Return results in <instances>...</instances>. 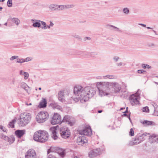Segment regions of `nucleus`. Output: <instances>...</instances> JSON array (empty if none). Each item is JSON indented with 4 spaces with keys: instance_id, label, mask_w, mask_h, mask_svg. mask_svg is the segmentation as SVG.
Listing matches in <instances>:
<instances>
[{
    "instance_id": "nucleus-1",
    "label": "nucleus",
    "mask_w": 158,
    "mask_h": 158,
    "mask_svg": "<svg viewBox=\"0 0 158 158\" xmlns=\"http://www.w3.org/2000/svg\"><path fill=\"white\" fill-rule=\"evenodd\" d=\"M48 133L46 131L40 130L35 133L33 138L35 141L43 143L48 140Z\"/></svg>"
},
{
    "instance_id": "nucleus-2",
    "label": "nucleus",
    "mask_w": 158,
    "mask_h": 158,
    "mask_svg": "<svg viewBox=\"0 0 158 158\" xmlns=\"http://www.w3.org/2000/svg\"><path fill=\"white\" fill-rule=\"evenodd\" d=\"M110 82H100L97 84V86L99 91V95L101 96L107 95L106 92L109 90Z\"/></svg>"
},
{
    "instance_id": "nucleus-3",
    "label": "nucleus",
    "mask_w": 158,
    "mask_h": 158,
    "mask_svg": "<svg viewBox=\"0 0 158 158\" xmlns=\"http://www.w3.org/2000/svg\"><path fill=\"white\" fill-rule=\"evenodd\" d=\"M96 89L93 87H87L84 88V91L82 92L84 94L83 101L85 102L90 98L92 97L95 94Z\"/></svg>"
},
{
    "instance_id": "nucleus-4",
    "label": "nucleus",
    "mask_w": 158,
    "mask_h": 158,
    "mask_svg": "<svg viewBox=\"0 0 158 158\" xmlns=\"http://www.w3.org/2000/svg\"><path fill=\"white\" fill-rule=\"evenodd\" d=\"M19 117L18 124L21 127H24L27 125L30 122L31 118V114L27 113H21Z\"/></svg>"
},
{
    "instance_id": "nucleus-5",
    "label": "nucleus",
    "mask_w": 158,
    "mask_h": 158,
    "mask_svg": "<svg viewBox=\"0 0 158 158\" xmlns=\"http://www.w3.org/2000/svg\"><path fill=\"white\" fill-rule=\"evenodd\" d=\"M84 88L81 86L77 85L75 86L73 89V92L74 94L77 96L76 98L77 100L79 98L81 100H83V96L84 94H83L82 92L84 91Z\"/></svg>"
},
{
    "instance_id": "nucleus-6",
    "label": "nucleus",
    "mask_w": 158,
    "mask_h": 158,
    "mask_svg": "<svg viewBox=\"0 0 158 158\" xmlns=\"http://www.w3.org/2000/svg\"><path fill=\"white\" fill-rule=\"evenodd\" d=\"M49 118L48 113L45 111L39 112L36 116L37 121L39 123H43L46 121Z\"/></svg>"
},
{
    "instance_id": "nucleus-7",
    "label": "nucleus",
    "mask_w": 158,
    "mask_h": 158,
    "mask_svg": "<svg viewBox=\"0 0 158 158\" xmlns=\"http://www.w3.org/2000/svg\"><path fill=\"white\" fill-rule=\"evenodd\" d=\"M140 92V91L138 89L136 93L131 95L130 96V101L132 106L139 104V102L138 99L139 98Z\"/></svg>"
},
{
    "instance_id": "nucleus-8",
    "label": "nucleus",
    "mask_w": 158,
    "mask_h": 158,
    "mask_svg": "<svg viewBox=\"0 0 158 158\" xmlns=\"http://www.w3.org/2000/svg\"><path fill=\"white\" fill-rule=\"evenodd\" d=\"M69 94V91L67 90L60 91L58 94L59 100L61 102H64L65 99L68 98Z\"/></svg>"
},
{
    "instance_id": "nucleus-9",
    "label": "nucleus",
    "mask_w": 158,
    "mask_h": 158,
    "mask_svg": "<svg viewBox=\"0 0 158 158\" xmlns=\"http://www.w3.org/2000/svg\"><path fill=\"white\" fill-rule=\"evenodd\" d=\"M60 134L62 138L67 139L69 136L70 132L69 129L66 127H63L60 128Z\"/></svg>"
},
{
    "instance_id": "nucleus-10",
    "label": "nucleus",
    "mask_w": 158,
    "mask_h": 158,
    "mask_svg": "<svg viewBox=\"0 0 158 158\" xmlns=\"http://www.w3.org/2000/svg\"><path fill=\"white\" fill-rule=\"evenodd\" d=\"M51 123L53 125L62 123L61 116L60 115L57 113H55L52 118Z\"/></svg>"
},
{
    "instance_id": "nucleus-11",
    "label": "nucleus",
    "mask_w": 158,
    "mask_h": 158,
    "mask_svg": "<svg viewBox=\"0 0 158 158\" xmlns=\"http://www.w3.org/2000/svg\"><path fill=\"white\" fill-rule=\"evenodd\" d=\"M78 133L81 135H83L90 136L92 135V131L90 126L85 127L82 130L78 131Z\"/></svg>"
},
{
    "instance_id": "nucleus-12",
    "label": "nucleus",
    "mask_w": 158,
    "mask_h": 158,
    "mask_svg": "<svg viewBox=\"0 0 158 158\" xmlns=\"http://www.w3.org/2000/svg\"><path fill=\"white\" fill-rule=\"evenodd\" d=\"M102 151L100 148L93 149L89 153V156L90 158H93L100 155Z\"/></svg>"
},
{
    "instance_id": "nucleus-13",
    "label": "nucleus",
    "mask_w": 158,
    "mask_h": 158,
    "mask_svg": "<svg viewBox=\"0 0 158 158\" xmlns=\"http://www.w3.org/2000/svg\"><path fill=\"white\" fill-rule=\"evenodd\" d=\"M110 87H111L115 93H119L121 89V86L117 82H110Z\"/></svg>"
},
{
    "instance_id": "nucleus-14",
    "label": "nucleus",
    "mask_w": 158,
    "mask_h": 158,
    "mask_svg": "<svg viewBox=\"0 0 158 158\" xmlns=\"http://www.w3.org/2000/svg\"><path fill=\"white\" fill-rule=\"evenodd\" d=\"M25 158H37L36 154L34 150L30 149L26 153Z\"/></svg>"
},
{
    "instance_id": "nucleus-15",
    "label": "nucleus",
    "mask_w": 158,
    "mask_h": 158,
    "mask_svg": "<svg viewBox=\"0 0 158 158\" xmlns=\"http://www.w3.org/2000/svg\"><path fill=\"white\" fill-rule=\"evenodd\" d=\"M80 54L81 55L84 57L89 58L90 57H95V56L97 55V53L95 52H91L87 53L86 52L83 53V52H81Z\"/></svg>"
},
{
    "instance_id": "nucleus-16",
    "label": "nucleus",
    "mask_w": 158,
    "mask_h": 158,
    "mask_svg": "<svg viewBox=\"0 0 158 158\" xmlns=\"http://www.w3.org/2000/svg\"><path fill=\"white\" fill-rule=\"evenodd\" d=\"M87 142V140L84 136H80L78 137L77 139V142L78 145H81L86 143Z\"/></svg>"
},
{
    "instance_id": "nucleus-17",
    "label": "nucleus",
    "mask_w": 158,
    "mask_h": 158,
    "mask_svg": "<svg viewBox=\"0 0 158 158\" xmlns=\"http://www.w3.org/2000/svg\"><path fill=\"white\" fill-rule=\"evenodd\" d=\"M70 118H71L70 116L68 115L65 116L63 120H62V123L65 122L66 123L69 124L70 126H72L73 123L71 122Z\"/></svg>"
},
{
    "instance_id": "nucleus-18",
    "label": "nucleus",
    "mask_w": 158,
    "mask_h": 158,
    "mask_svg": "<svg viewBox=\"0 0 158 158\" xmlns=\"http://www.w3.org/2000/svg\"><path fill=\"white\" fill-rule=\"evenodd\" d=\"M31 21L33 23L32 26L33 27L38 28H40L41 27V20L31 19Z\"/></svg>"
},
{
    "instance_id": "nucleus-19",
    "label": "nucleus",
    "mask_w": 158,
    "mask_h": 158,
    "mask_svg": "<svg viewBox=\"0 0 158 158\" xmlns=\"http://www.w3.org/2000/svg\"><path fill=\"white\" fill-rule=\"evenodd\" d=\"M149 136V137L150 141L151 143H158V135L153 134L151 136Z\"/></svg>"
},
{
    "instance_id": "nucleus-20",
    "label": "nucleus",
    "mask_w": 158,
    "mask_h": 158,
    "mask_svg": "<svg viewBox=\"0 0 158 158\" xmlns=\"http://www.w3.org/2000/svg\"><path fill=\"white\" fill-rule=\"evenodd\" d=\"M147 134L145 133L142 134L141 136H139L138 137H136L135 138V139H134V141L135 142V145H137L139 143H140L143 140H142L141 139V138L142 137V136H147Z\"/></svg>"
},
{
    "instance_id": "nucleus-21",
    "label": "nucleus",
    "mask_w": 158,
    "mask_h": 158,
    "mask_svg": "<svg viewBox=\"0 0 158 158\" xmlns=\"http://www.w3.org/2000/svg\"><path fill=\"white\" fill-rule=\"evenodd\" d=\"M25 130H18L15 132V133L16 136L18 138H21L25 134Z\"/></svg>"
},
{
    "instance_id": "nucleus-22",
    "label": "nucleus",
    "mask_w": 158,
    "mask_h": 158,
    "mask_svg": "<svg viewBox=\"0 0 158 158\" xmlns=\"http://www.w3.org/2000/svg\"><path fill=\"white\" fill-rule=\"evenodd\" d=\"M47 102L46 99L42 98L39 105L40 108H44L47 106Z\"/></svg>"
},
{
    "instance_id": "nucleus-23",
    "label": "nucleus",
    "mask_w": 158,
    "mask_h": 158,
    "mask_svg": "<svg viewBox=\"0 0 158 158\" xmlns=\"http://www.w3.org/2000/svg\"><path fill=\"white\" fill-rule=\"evenodd\" d=\"M56 127H52L50 129L51 131L52 132V137L53 138V139L55 140L58 137L56 135Z\"/></svg>"
},
{
    "instance_id": "nucleus-24",
    "label": "nucleus",
    "mask_w": 158,
    "mask_h": 158,
    "mask_svg": "<svg viewBox=\"0 0 158 158\" xmlns=\"http://www.w3.org/2000/svg\"><path fill=\"white\" fill-rule=\"evenodd\" d=\"M53 148L51 147L50 149H48V154H49L51 153V154H49L47 158H56L55 156L53 155V154L54 153V151L53 150Z\"/></svg>"
},
{
    "instance_id": "nucleus-25",
    "label": "nucleus",
    "mask_w": 158,
    "mask_h": 158,
    "mask_svg": "<svg viewBox=\"0 0 158 158\" xmlns=\"http://www.w3.org/2000/svg\"><path fill=\"white\" fill-rule=\"evenodd\" d=\"M20 87L24 89L27 92H28V91L30 89V87L27 85L25 83L22 82L20 84Z\"/></svg>"
},
{
    "instance_id": "nucleus-26",
    "label": "nucleus",
    "mask_w": 158,
    "mask_h": 158,
    "mask_svg": "<svg viewBox=\"0 0 158 158\" xmlns=\"http://www.w3.org/2000/svg\"><path fill=\"white\" fill-rule=\"evenodd\" d=\"M48 7L49 9L52 10H57L58 9L57 4H51Z\"/></svg>"
},
{
    "instance_id": "nucleus-27",
    "label": "nucleus",
    "mask_w": 158,
    "mask_h": 158,
    "mask_svg": "<svg viewBox=\"0 0 158 158\" xmlns=\"http://www.w3.org/2000/svg\"><path fill=\"white\" fill-rule=\"evenodd\" d=\"M11 21L15 24L17 26H18L19 23H20V20L17 18H13L11 19Z\"/></svg>"
},
{
    "instance_id": "nucleus-28",
    "label": "nucleus",
    "mask_w": 158,
    "mask_h": 158,
    "mask_svg": "<svg viewBox=\"0 0 158 158\" xmlns=\"http://www.w3.org/2000/svg\"><path fill=\"white\" fill-rule=\"evenodd\" d=\"M154 108L153 114L155 116H158V106L156 105L153 106Z\"/></svg>"
},
{
    "instance_id": "nucleus-29",
    "label": "nucleus",
    "mask_w": 158,
    "mask_h": 158,
    "mask_svg": "<svg viewBox=\"0 0 158 158\" xmlns=\"http://www.w3.org/2000/svg\"><path fill=\"white\" fill-rule=\"evenodd\" d=\"M16 122V120L15 119H13L12 121L10 122L9 123V124L8 125V127H11L12 128H14L15 125L14 124Z\"/></svg>"
},
{
    "instance_id": "nucleus-30",
    "label": "nucleus",
    "mask_w": 158,
    "mask_h": 158,
    "mask_svg": "<svg viewBox=\"0 0 158 158\" xmlns=\"http://www.w3.org/2000/svg\"><path fill=\"white\" fill-rule=\"evenodd\" d=\"M141 122L144 125H151L152 123V121L147 120H144L143 121H141Z\"/></svg>"
},
{
    "instance_id": "nucleus-31",
    "label": "nucleus",
    "mask_w": 158,
    "mask_h": 158,
    "mask_svg": "<svg viewBox=\"0 0 158 158\" xmlns=\"http://www.w3.org/2000/svg\"><path fill=\"white\" fill-rule=\"evenodd\" d=\"M103 79H107L109 78L110 79H114L115 78V76L112 75H108L106 76H103Z\"/></svg>"
},
{
    "instance_id": "nucleus-32",
    "label": "nucleus",
    "mask_w": 158,
    "mask_h": 158,
    "mask_svg": "<svg viewBox=\"0 0 158 158\" xmlns=\"http://www.w3.org/2000/svg\"><path fill=\"white\" fill-rule=\"evenodd\" d=\"M57 10H62L65 9V5H58Z\"/></svg>"
},
{
    "instance_id": "nucleus-33",
    "label": "nucleus",
    "mask_w": 158,
    "mask_h": 158,
    "mask_svg": "<svg viewBox=\"0 0 158 158\" xmlns=\"http://www.w3.org/2000/svg\"><path fill=\"white\" fill-rule=\"evenodd\" d=\"M41 23L42 25V26L41 27V28L43 29H47V27H46V24L45 22L41 21Z\"/></svg>"
},
{
    "instance_id": "nucleus-34",
    "label": "nucleus",
    "mask_w": 158,
    "mask_h": 158,
    "mask_svg": "<svg viewBox=\"0 0 158 158\" xmlns=\"http://www.w3.org/2000/svg\"><path fill=\"white\" fill-rule=\"evenodd\" d=\"M75 5L74 4L65 5V9H68L74 7Z\"/></svg>"
},
{
    "instance_id": "nucleus-35",
    "label": "nucleus",
    "mask_w": 158,
    "mask_h": 158,
    "mask_svg": "<svg viewBox=\"0 0 158 158\" xmlns=\"http://www.w3.org/2000/svg\"><path fill=\"white\" fill-rule=\"evenodd\" d=\"M142 67L143 69L147 68L150 69L151 68V67L149 65L145 64H142Z\"/></svg>"
},
{
    "instance_id": "nucleus-36",
    "label": "nucleus",
    "mask_w": 158,
    "mask_h": 158,
    "mask_svg": "<svg viewBox=\"0 0 158 158\" xmlns=\"http://www.w3.org/2000/svg\"><path fill=\"white\" fill-rule=\"evenodd\" d=\"M7 6L9 7H11L12 6V0H8L7 2Z\"/></svg>"
},
{
    "instance_id": "nucleus-37",
    "label": "nucleus",
    "mask_w": 158,
    "mask_h": 158,
    "mask_svg": "<svg viewBox=\"0 0 158 158\" xmlns=\"http://www.w3.org/2000/svg\"><path fill=\"white\" fill-rule=\"evenodd\" d=\"M134 135V129L132 128L131 129L129 132V135L131 136H133Z\"/></svg>"
},
{
    "instance_id": "nucleus-38",
    "label": "nucleus",
    "mask_w": 158,
    "mask_h": 158,
    "mask_svg": "<svg viewBox=\"0 0 158 158\" xmlns=\"http://www.w3.org/2000/svg\"><path fill=\"white\" fill-rule=\"evenodd\" d=\"M23 58H21L19 59L18 58H17V59L16 60V63H24L23 62Z\"/></svg>"
},
{
    "instance_id": "nucleus-39",
    "label": "nucleus",
    "mask_w": 158,
    "mask_h": 158,
    "mask_svg": "<svg viewBox=\"0 0 158 158\" xmlns=\"http://www.w3.org/2000/svg\"><path fill=\"white\" fill-rule=\"evenodd\" d=\"M123 13L125 14H128L129 12V10L127 8H124L123 10Z\"/></svg>"
},
{
    "instance_id": "nucleus-40",
    "label": "nucleus",
    "mask_w": 158,
    "mask_h": 158,
    "mask_svg": "<svg viewBox=\"0 0 158 158\" xmlns=\"http://www.w3.org/2000/svg\"><path fill=\"white\" fill-rule=\"evenodd\" d=\"M108 26L109 27H112L113 28V29H114L115 31H120L121 30L118 28L111 25H108Z\"/></svg>"
},
{
    "instance_id": "nucleus-41",
    "label": "nucleus",
    "mask_w": 158,
    "mask_h": 158,
    "mask_svg": "<svg viewBox=\"0 0 158 158\" xmlns=\"http://www.w3.org/2000/svg\"><path fill=\"white\" fill-rule=\"evenodd\" d=\"M143 112H149V109L148 107L145 106L143 108Z\"/></svg>"
},
{
    "instance_id": "nucleus-42",
    "label": "nucleus",
    "mask_w": 158,
    "mask_h": 158,
    "mask_svg": "<svg viewBox=\"0 0 158 158\" xmlns=\"http://www.w3.org/2000/svg\"><path fill=\"white\" fill-rule=\"evenodd\" d=\"M58 153L59 155L62 157H64L65 155L64 150L62 151V152H59Z\"/></svg>"
},
{
    "instance_id": "nucleus-43",
    "label": "nucleus",
    "mask_w": 158,
    "mask_h": 158,
    "mask_svg": "<svg viewBox=\"0 0 158 158\" xmlns=\"http://www.w3.org/2000/svg\"><path fill=\"white\" fill-rule=\"evenodd\" d=\"M23 62L24 63V62H27L31 60V58L30 57H27L25 59H23Z\"/></svg>"
},
{
    "instance_id": "nucleus-44",
    "label": "nucleus",
    "mask_w": 158,
    "mask_h": 158,
    "mask_svg": "<svg viewBox=\"0 0 158 158\" xmlns=\"http://www.w3.org/2000/svg\"><path fill=\"white\" fill-rule=\"evenodd\" d=\"M57 104L56 103H53L50 104V106H51L53 109H55L56 106Z\"/></svg>"
},
{
    "instance_id": "nucleus-45",
    "label": "nucleus",
    "mask_w": 158,
    "mask_h": 158,
    "mask_svg": "<svg viewBox=\"0 0 158 158\" xmlns=\"http://www.w3.org/2000/svg\"><path fill=\"white\" fill-rule=\"evenodd\" d=\"M19 58V56H12L10 58V61L13 60H14L16 59H17V58Z\"/></svg>"
},
{
    "instance_id": "nucleus-46",
    "label": "nucleus",
    "mask_w": 158,
    "mask_h": 158,
    "mask_svg": "<svg viewBox=\"0 0 158 158\" xmlns=\"http://www.w3.org/2000/svg\"><path fill=\"white\" fill-rule=\"evenodd\" d=\"M24 79L25 80L27 79L28 78L29 76L28 73L27 72H26L25 73H24Z\"/></svg>"
},
{
    "instance_id": "nucleus-47",
    "label": "nucleus",
    "mask_w": 158,
    "mask_h": 158,
    "mask_svg": "<svg viewBox=\"0 0 158 158\" xmlns=\"http://www.w3.org/2000/svg\"><path fill=\"white\" fill-rule=\"evenodd\" d=\"M137 72L139 74H141V73H144V74H146V72L144 70H138Z\"/></svg>"
},
{
    "instance_id": "nucleus-48",
    "label": "nucleus",
    "mask_w": 158,
    "mask_h": 158,
    "mask_svg": "<svg viewBox=\"0 0 158 158\" xmlns=\"http://www.w3.org/2000/svg\"><path fill=\"white\" fill-rule=\"evenodd\" d=\"M15 139L14 137H13V136H12L11 137V138H9L8 141L11 142V143H12L15 141Z\"/></svg>"
},
{
    "instance_id": "nucleus-49",
    "label": "nucleus",
    "mask_w": 158,
    "mask_h": 158,
    "mask_svg": "<svg viewBox=\"0 0 158 158\" xmlns=\"http://www.w3.org/2000/svg\"><path fill=\"white\" fill-rule=\"evenodd\" d=\"M119 59V58L117 56H115L113 58V60L115 62H117Z\"/></svg>"
},
{
    "instance_id": "nucleus-50",
    "label": "nucleus",
    "mask_w": 158,
    "mask_h": 158,
    "mask_svg": "<svg viewBox=\"0 0 158 158\" xmlns=\"http://www.w3.org/2000/svg\"><path fill=\"white\" fill-rule=\"evenodd\" d=\"M148 46L150 47L153 48L155 46V45L152 43H150L148 44Z\"/></svg>"
},
{
    "instance_id": "nucleus-51",
    "label": "nucleus",
    "mask_w": 158,
    "mask_h": 158,
    "mask_svg": "<svg viewBox=\"0 0 158 158\" xmlns=\"http://www.w3.org/2000/svg\"><path fill=\"white\" fill-rule=\"evenodd\" d=\"M0 130H2L4 132H6V129L3 127L2 126L0 125Z\"/></svg>"
},
{
    "instance_id": "nucleus-52",
    "label": "nucleus",
    "mask_w": 158,
    "mask_h": 158,
    "mask_svg": "<svg viewBox=\"0 0 158 158\" xmlns=\"http://www.w3.org/2000/svg\"><path fill=\"white\" fill-rule=\"evenodd\" d=\"M123 116H127L129 119L130 120V121L131 122V118H130V114L128 115H127V114H126V113H124V114H123L122 115Z\"/></svg>"
},
{
    "instance_id": "nucleus-53",
    "label": "nucleus",
    "mask_w": 158,
    "mask_h": 158,
    "mask_svg": "<svg viewBox=\"0 0 158 158\" xmlns=\"http://www.w3.org/2000/svg\"><path fill=\"white\" fill-rule=\"evenodd\" d=\"M73 36L75 38H76L77 39H81L80 36L79 35H73Z\"/></svg>"
},
{
    "instance_id": "nucleus-54",
    "label": "nucleus",
    "mask_w": 158,
    "mask_h": 158,
    "mask_svg": "<svg viewBox=\"0 0 158 158\" xmlns=\"http://www.w3.org/2000/svg\"><path fill=\"white\" fill-rule=\"evenodd\" d=\"M129 144L130 145H131V146L135 145V142H134V140H132L131 141H130L129 143Z\"/></svg>"
},
{
    "instance_id": "nucleus-55",
    "label": "nucleus",
    "mask_w": 158,
    "mask_h": 158,
    "mask_svg": "<svg viewBox=\"0 0 158 158\" xmlns=\"http://www.w3.org/2000/svg\"><path fill=\"white\" fill-rule=\"evenodd\" d=\"M55 109H57L58 110H60L62 109V108L61 106L58 105V104L56 106V107H55Z\"/></svg>"
},
{
    "instance_id": "nucleus-56",
    "label": "nucleus",
    "mask_w": 158,
    "mask_h": 158,
    "mask_svg": "<svg viewBox=\"0 0 158 158\" xmlns=\"http://www.w3.org/2000/svg\"><path fill=\"white\" fill-rule=\"evenodd\" d=\"M55 109H57L58 110H60L62 109V108L61 106L58 105V104L56 106V107H55Z\"/></svg>"
},
{
    "instance_id": "nucleus-57",
    "label": "nucleus",
    "mask_w": 158,
    "mask_h": 158,
    "mask_svg": "<svg viewBox=\"0 0 158 158\" xmlns=\"http://www.w3.org/2000/svg\"><path fill=\"white\" fill-rule=\"evenodd\" d=\"M26 72H24L23 70H20L19 72V74L21 75H24V73Z\"/></svg>"
},
{
    "instance_id": "nucleus-58",
    "label": "nucleus",
    "mask_w": 158,
    "mask_h": 158,
    "mask_svg": "<svg viewBox=\"0 0 158 158\" xmlns=\"http://www.w3.org/2000/svg\"><path fill=\"white\" fill-rule=\"evenodd\" d=\"M90 39H91V38L89 37H85L84 38V40L85 41H86L87 40H90Z\"/></svg>"
},
{
    "instance_id": "nucleus-59",
    "label": "nucleus",
    "mask_w": 158,
    "mask_h": 158,
    "mask_svg": "<svg viewBox=\"0 0 158 158\" xmlns=\"http://www.w3.org/2000/svg\"><path fill=\"white\" fill-rule=\"evenodd\" d=\"M116 64L118 66H120L122 65V63L120 62L118 63H117Z\"/></svg>"
},
{
    "instance_id": "nucleus-60",
    "label": "nucleus",
    "mask_w": 158,
    "mask_h": 158,
    "mask_svg": "<svg viewBox=\"0 0 158 158\" xmlns=\"http://www.w3.org/2000/svg\"><path fill=\"white\" fill-rule=\"evenodd\" d=\"M54 25V23L51 21H50V26L51 27H53Z\"/></svg>"
},
{
    "instance_id": "nucleus-61",
    "label": "nucleus",
    "mask_w": 158,
    "mask_h": 158,
    "mask_svg": "<svg viewBox=\"0 0 158 158\" xmlns=\"http://www.w3.org/2000/svg\"><path fill=\"white\" fill-rule=\"evenodd\" d=\"M139 25H141L143 27H145L146 26V25L143 23H139Z\"/></svg>"
},
{
    "instance_id": "nucleus-62",
    "label": "nucleus",
    "mask_w": 158,
    "mask_h": 158,
    "mask_svg": "<svg viewBox=\"0 0 158 158\" xmlns=\"http://www.w3.org/2000/svg\"><path fill=\"white\" fill-rule=\"evenodd\" d=\"M128 108V107H127L126 108V110L125 111H124L123 112L124 113L126 114V113H128V110H127Z\"/></svg>"
},
{
    "instance_id": "nucleus-63",
    "label": "nucleus",
    "mask_w": 158,
    "mask_h": 158,
    "mask_svg": "<svg viewBox=\"0 0 158 158\" xmlns=\"http://www.w3.org/2000/svg\"><path fill=\"white\" fill-rule=\"evenodd\" d=\"M46 27H47V28H48L49 29H50V25H46Z\"/></svg>"
},
{
    "instance_id": "nucleus-64",
    "label": "nucleus",
    "mask_w": 158,
    "mask_h": 158,
    "mask_svg": "<svg viewBox=\"0 0 158 158\" xmlns=\"http://www.w3.org/2000/svg\"><path fill=\"white\" fill-rule=\"evenodd\" d=\"M155 33V34L156 35H157V34L156 33V31L154 30H152Z\"/></svg>"
}]
</instances>
